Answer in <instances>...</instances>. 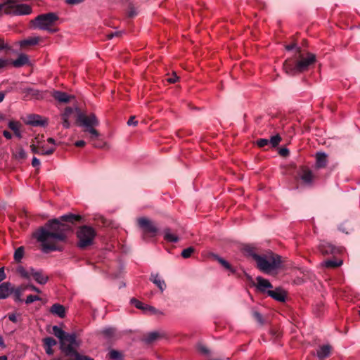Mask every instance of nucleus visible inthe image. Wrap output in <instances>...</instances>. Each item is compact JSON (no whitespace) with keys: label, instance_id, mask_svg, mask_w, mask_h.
Returning a JSON list of instances; mask_svg holds the SVG:
<instances>
[{"label":"nucleus","instance_id":"nucleus-1","mask_svg":"<svg viewBox=\"0 0 360 360\" xmlns=\"http://www.w3.org/2000/svg\"><path fill=\"white\" fill-rule=\"evenodd\" d=\"M81 219L79 215L72 214H65L59 219L49 220L44 226L40 227L34 233V238L41 243V250L44 253L53 251H61L59 243L65 242L68 233L72 231L70 224Z\"/></svg>","mask_w":360,"mask_h":360},{"label":"nucleus","instance_id":"nucleus-2","mask_svg":"<svg viewBox=\"0 0 360 360\" xmlns=\"http://www.w3.org/2000/svg\"><path fill=\"white\" fill-rule=\"evenodd\" d=\"M294 59H288L283 64L286 74L294 75L308 70L309 67L315 63L316 56L309 52H302L300 47L296 49Z\"/></svg>","mask_w":360,"mask_h":360},{"label":"nucleus","instance_id":"nucleus-3","mask_svg":"<svg viewBox=\"0 0 360 360\" xmlns=\"http://www.w3.org/2000/svg\"><path fill=\"white\" fill-rule=\"evenodd\" d=\"M77 121L79 126L83 128V131L88 134L90 141L93 142L99 139L101 134L96 129V127L100 122L95 114L86 115L78 111Z\"/></svg>","mask_w":360,"mask_h":360},{"label":"nucleus","instance_id":"nucleus-4","mask_svg":"<svg viewBox=\"0 0 360 360\" xmlns=\"http://www.w3.org/2000/svg\"><path fill=\"white\" fill-rule=\"evenodd\" d=\"M257 267L265 274H270L279 269L281 264V257L272 252L262 255H255Z\"/></svg>","mask_w":360,"mask_h":360},{"label":"nucleus","instance_id":"nucleus-5","mask_svg":"<svg viewBox=\"0 0 360 360\" xmlns=\"http://www.w3.org/2000/svg\"><path fill=\"white\" fill-rule=\"evenodd\" d=\"M58 20V15L51 12L37 15L30 21V23L34 29L47 31L49 33H56L58 31V29L56 27Z\"/></svg>","mask_w":360,"mask_h":360},{"label":"nucleus","instance_id":"nucleus-6","mask_svg":"<svg viewBox=\"0 0 360 360\" xmlns=\"http://www.w3.org/2000/svg\"><path fill=\"white\" fill-rule=\"evenodd\" d=\"M52 333L59 339L60 349L64 355L66 352H70L73 347H79L81 342L77 339L75 333H68L65 332L58 326L52 327Z\"/></svg>","mask_w":360,"mask_h":360},{"label":"nucleus","instance_id":"nucleus-7","mask_svg":"<svg viewBox=\"0 0 360 360\" xmlns=\"http://www.w3.org/2000/svg\"><path fill=\"white\" fill-rule=\"evenodd\" d=\"M96 236L95 229L89 226H82L77 231L78 238L77 245L81 249H85L91 245Z\"/></svg>","mask_w":360,"mask_h":360},{"label":"nucleus","instance_id":"nucleus-8","mask_svg":"<svg viewBox=\"0 0 360 360\" xmlns=\"http://www.w3.org/2000/svg\"><path fill=\"white\" fill-rule=\"evenodd\" d=\"M32 13L30 6L24 4H17L16 0H7L5 2L4 13L13 15H29Z\"/></svg>","mask_w":360,"mask_h":360},{"label":"nucleus","instance_id":"nucleus-9","mask_svg":"<svg viewBox=\"0 0 360 360\" xmlns=\"http://www.w3.org/2000/svg\"><path fill=\"white\" fill-rule=\"evenodd\" d=\"M137 224L139 228L143 230L142 238L145 240L147 237H154L156 236L158 229L154 223L148 218L140 217L137 219Z\"/></svg>","mask_w":360,"mask_h":360},{"label":"nucleus","instance_id":"nucleus-10","mask_svg":"<svg viewBox=\"0 0 360 360\" xmlns=\"http://www.w3.org/2000/svg\"><path fill=\"white\" fill-rule=\"evenodd\" d=\"M243 274L245 276L246 278L252 283L253 285H255L257 290L262 293H266L268 290L273 288L272 284L269 282V280L264 278L262 276H257L256 278L257 283L255 284L252 281V277L248 275L245 271Z\"/></svg>","mask_w":360,"mask_h":360},{"label":"nucleus","instance_id":"nucleus-11","mask_svg":"<svg viewBox=\"0 0 360 360\" xmlns=\"http://www.w3.org/2000/svg\"><path fill=\"white\" fill-rule=\"evenodd\" d=\"M297 179L301 181L304 185L310 186L313 184L314 176L310 169L302 167L297 172Z\"/></svg>","mask_w":360,"mask_h":360},{"label":"nucleus","instance_id":"nucleus-12","mask_svg":"<svg viewBox=\"0 0 360 360\" xmlns=\"http://www.w3.org/2000/svg\"><path fill=\"white\" fill-rule=\"evenodd\" d=\"M319 250L323 255H335L339 252L336 247L326 241L319 244Z\"/></svg>","mask_w":360,"mask_h":360},{"label":"nucleus","instance_id":"nucleus-13","mask_svg":"<svg viewBox=\"0 0 360 360\" xmlns=\"http://www.w3.org/2000/svg\"><path fill=\"white\" fill-rule=\"evenodd\" d=\"M75 110H77V108L75 110L71 107H67L65 108L64 112L61 114L62 124L64 128H70V119L72 117Z\"/></svg>","mask_w":360,"mask_h":360},{"label":"nucleus","instance_id":"nucleus-14","mask_svg":"<svg viewBox=\"0 0 360 360\" xmlns=\"http://www.w3.org/2000/svg\"><path fill=\"white\" fill-rule=\"evenodd\" d=\"M266 294L276 301L285 302V300L286 292L281 288H276L274 290H268Z\"/></svg>","mask_w":360,"mask_h":360},{"label":"nucleus","instance_id":"nucleus-15","mask_svg":"<svg viewBox=\"0 0 360 360\" xmlns=\"http://www.w3.org/2000/svg\"><path fill=\"white\" fill-rule=\"evenodd\" d=\"M52 96L59 103H68L71 99L74 98V96L60 91H53L52 92Z\"/></svg>","mask_w":360,"mask_h":360},{"label":"nucleus","instance_id":"nucleus-16","mask_svg":"<svg viewBox=\"0 0 360 360\" xmlns=\"http://www.w3.org/2000/svg\"><path fill=\"white\" fill-rule=\"evenodd\" d=\"M79 347H73L70 352H66L63 356H72V360H94L89 356L83 355L77 352Z\"/></svg>","mask_w":360,"mask_h":360},{"label":"nucleus","instance_id":"nucleus-17","mask_svg":"<svg viewBox=\"0 0 360 360\" xmlns=\"http://www.w3.org/2000/svg\"><path fill=\"white\" fill-rule=\"evenodd\" d=\"M150 281L153 282L161 292H163L167 287L165 281L161 278L158 274L152 273L150 276Z\"/></svg>","mask_w":360,"mask_h":360},{"label":"nucleus","instance_id":"nucleus-18","mask_svg":"<svg viewBox=\"0 0 360 360\" xmlns=\"http://www.w3.org/2000/svg\"><path fill=\"white\" fill-rule=\"evenodd\" d=\"M12 292L13 288L10 283L4 282L0 285V299L8 297Z\"/></svg>","mask_w":360,"mask_h":360},{"label":"nucleus","instance_id":"nucleus-19","mask_svg":"<svg viewBox=\"0 0 360 360\" xmlns=\"http://www.w3.org/2000/svg\"><path fill=\"white\" fill-rule=\"evenodd\" d=\"M162 337L161 334L157 331L150 332L143 335L142 340L148 345L153 344Z\"/></svg>","mask_w":360,"mask_h":360},{"label":"nucleus","instance_id":"nucleus-20","mask_svg":"<svg viewBox=\"0 0 360 360\" xmlns=\"http://www.w3.org/2000/svg\"><path fill=\"white\" fill-rule=\"evenodd\" d=\"M49 311L60 318H64L65 316V308L58 303L53 304L51 307Z\"/></svg>","mask_w":360,"mask_h":360},{"label":"nucleus","instance_id":"nucleus-21","mask_svg":"<svg viewBox=\"0 0 360 360\" xmlns=\"http://www.w3.org/2000/svg\"><path fill=\"white\" fill-rule=\"evenodd\" d=\"M316 166L318 168H323L327 165V155L325 153H317L316 155Z\"/></svg>","mask_w":360,"mask_h":360},{"label":"nucleus","instance_id":"nucleus-22","mask_svg":"<svg viewBox=\"0 0 360 360\" xmlns=\"http://www.w3.org/2000/svg\"><path fill=\"white\" fill-rule=\"evenodd\" d=\"M29 63V58L25 54H20L18 58L13 61L11 64L15 68H20Z\"/></svg>","mask_w":360,"mask_h":360},{"label":"nucleus","instance_id":"nucleus-23","mask_svg":"<svg viewBox=\"0 0 360 360\" xmlns=\"http://www.w3.org/2000/svg\"><path fill=\"white\" fill-rule=\"evenodd\" d=\"M331 346L329 345H323L320 347V349L317 351V356L319 359H325L329 356L331 352Z\"/></svg>","mask_w":360,"mask_h":360},{"label":"nucleus","instance_id":"nucleus-24","mask_svg":"<svg viewBox=\"0 0 360 360\" xmlns=\"http://www.w3.org/2000/svg\"><path fill=\"white\" fill-rule=\"evenodd\" d=\"M32 277L39 284L41 285H44L49 280V276L44 274L42 271L32 273Z\"/></svg>","mask_w":360,"mask_h":360},{"label":"nucleus","instance_id":"nucleus-25","mask_svg":"<svg viewBox=\"0 0 360 360\" xmlns=\"http://www.w3.org/2000/svg\"><path fill=\"white\" fill-rule=\"evenodd\" d=\"M164 239L169 243H176L179 241V237L172 233L170 229L166 228L163 231Z\"/></svg>","mask_w":360,"mask_h":360},{"label":"nucleus","instance_id":"nucleus-26","mask_svg":"<svg viewBox=\"0 0 360 360\" xmlns=\"http://www.w3.org/2000/svg\"><path fill=\"white\" fill-rule=\"evenodd\" d=\"M27 123L32 126H43L45 122L42 120L41 116L33 115L29 117Z\"/></svg>","mask_w":360,"mask_h":360},{"label":"nucleus","instance_id":"nucleus-27","mask_svg":"<svg viewBox=\"0 0 360 360\" xmlns=\"http://www.w3.org/2000/svg\"><path fill=\"white\" fill-rule=\"evenodd\" d=\"M21 124L18 122L11 121L8 123V127L14 132L15 135L19 139L22 138V134L20 131Z\"/></svg>","mask_w":360,"mask_h":360},{"label":"nucleus","instance_id":"nucleus-28","mask_svg":"<svg viewBox=\"0 0 360 360\" xmlns=\"http://www.w3.org/2000/svg\"><path fill=\"white\" fill-rule=\"evenodd\" d=\"M40 38L39 37H30L24 39L20 42L21 47H25L27 46H34L39 43Z\"/></svg>","mask_w":360,"mask_h":360},{"label":"nucleus","instance_id":"nucleus-29","mask_svg":"<svg viewBox=\"0 0 360 360\" xmlns=\"http://www.w3.org/2000/svg\"><path fill=\"white\" fill-rule=\"evenodd\" d=\"M342 264V260H332L328 259L323 262V265L328 269H335L340 266Z\"/></svg>","mask_w":360,"mask_h":360},{"label":"nucleus","instance_id":"nucleus-30","mask_svg":"<svg viewBox=\"0 0 360 360\" xmlns=\"http://www.w3.org/2000/svg\"><path fill=\"white\" fill-rule=\"evenodd\" d=\"M13 156L18 160H23L26 159L27 153L22 148L18 147L17 148L15 152L13 153Z\"/></svg>","mask_w":360,"mask_h":360},{"label":"nucleus","instance_id":"nucleus-31","mask_svg":"<svg viewBox=\"0 0 360 360\" xmlns=\"http://www.w3.org/2000/svg\"><path fill=\"white\" fill-rule=\"evenodd\" d=\"M25 253V249L24 247L20 246L18 248L15 252H14V259L16 262H20L21 259H22Z\"/></svg>","mask_w":360,"mask_h":360},{"label":"nucleus","instance_id":"nucleus-32","mask_svg":"<svg viewBox=\"0 0 360 360\" xmlns=\"http://www.w3.org/2000/svg\"><path fill=\"white\" fill-rule=\"evenodd\" d=\"M108 356L111 360H120L123 357L122 354L115 349H110L108 354Z\"/></svg>","mask_w":360,"mask_h":360},{"label":"nucleus","instance_id":"nucleus-33","mask_svg":"<svg viewBox=\"0 0 360 360\" xmlns=\"http://www.w3.org/2000/svg\"><path fill=\"white\" fill-rule=\"evenodd\" d=\"M252 317L260 325L263 326L265 324V319L262 316V315L257 311H253L252 313Z\"/></svg>","mask_w":360,"mask_h":360},{"label":"nucleus","instance_id":"nucleus-34","mask_svg":"<svg viewBox=\"0 0 360 360\" xmlns=\"http://www.w3.org/2000/svg\"><path fill=\"white\" fill-rule=\"evenodd\" d=\"M115 328L112 327H109L104 328L101 331V333L103 334L105 337L108 338H112L115 333Z\"/></svg>","mask_w":360,"mask_h":360},{"label":"nucleus","instance_id":"nucleus-35","mask_svg":"<svg viewBox=\"0 0 360 360\" xmlns=\"http://www.w3.org/2000/svg\"><path fill=\"white\" fill-rule=\"evenodd\" d=\"M195 252V249L193 247H189L182 250L181 257L187 259L191 257L192 254Z\"/></svg>","mask_w":360,"mask_h":360},{"label":"nucleus","instance_id":"nucleus-36","mask_svg":"<svg viewBox=\"0 0 360 360\" xmlns=\"http://www.w3.org/2000/svg\"><path fill=\"white\" fill-rule=\"evenodd\" d=\"M130 302L134 305V307L139 309L142 310L143 312L145 311L146 307L147 304H143L136 298L131 299Z\"/></svg>","mask_w":360,"mask_h":360},{"label":"nucleus","instance_id":"nucleus-37","mask_svg":"<svg viewBox=\"0 0 360 360\" xmlns=\"http://www.w3.org/2000/svg\"><path fill=\"white\" fill-rule=\"evenodd\" d=\"M94 219L98 226H108L110 225L108 220L101 215L96 216Z\"/></svg>","mask_w":360,"mask_h":360},{"label":"nucleus","instance_id":"nucleus-38","mask_svg":"<svg viewBox=\"0 0 360 360\" xmlns=\"http://www.w3.org/2000/svg\"><path fill=\"white\" fill-rule=\"evenodd\" d=\"M243 250L246 254H248L249 256L252 257L254 260H255V255H259L258 254H257L255 252V248L251 245H245L243 248Z\"/></svg>","mask_w":360,"mask_h":360},{"label":"nucleus","instance_id":"nucleus-39","mask_svg":"<svg viewBox=\"0 0 360 360\" xmlns=\"http://www.w3.org/2000/svg\"><path fill=\"white\" fill-rule=\"evenodd\" d=\"M44 346L52 347L57 344V341L52 337H46L43 339Z\"/></svg>","mask_w":360,"mask_h":360},{"label":"nucleus","instance_id":"nucleus-40","mask_svg":"<svg viewBox=\"0 0 360 360\" xmlns=\"http://www.w3.org/2000/svg\"><path fill=\"white\" fill-rule=\"evenodd\" d=\"M225 269L229 270L233 274H235L237 277L240 278L241 274L238 273L234 268L227 262L222 265Z\"/></svg>","mask_w":360,"mask_h":360},{"label":"nucleus","instance_id":"nucleus-41","mask_svg":"<svg viewBox=\"0 0 360 360\" xmlns=\"http://www.w3.org/2000/svg\"><path fill=\"white\" fill-rule=\"evenodd\" d=\"M17 272L23 278L29 279L30 278V272L27 271L25 269L21 266H18L17 269Z\"/></svg>","mask_w":360,"mask_h":360},{"label":"nucleus","instance_id":"nucleus-42","mask_svg":"<svg viewBox=\"0 0 360 360\" xmlns=\"http://www.w3.org/2000/svg\"><path fill=\"white\" fill-rule=\"evenodd\" d=\"M281 140V136L277 134L276 136H272L271 138V139L269 140V144H271L272 147H276L278 145Z\"/></svg>","mask_w":360,"mask_h":360},{"label":"nucleus","instance_id":"nucleus-43","mask_svg":"<svg viewBox=\"0 0 360 360\" xmlns=\"http://www.w3.org/2000/svg\"><path fill=\"white\" fill-rule=\"evenodd\" d=\"M41 150V155H49L53 153V152L56 150L55 147H51L47 148L46 150H44V146H40Z\"/></svg>","mask_w":360,"mask_h":360},{"label":"nucleus","instance_id":"nucleus-44","mask_svg":"<svg viewBox=\"0 0 360 360\" xmlns=\"http://www.w3.org/2000/svg\"><path fill=\"white\" fill-rule=\"evenodd\" d=\"M14 294V300L15 302H22L21 295L22 294L21 289H14L13 288V292Z\"/></svg>","mask_w":360,"mask_h":360},{"label":"nucleus","instance_id":"nucleus-45","mask_svg":"<svg viewBox=\"0 0 360 360\" xmlns=\"http://www.w3.org/2000/svg\"><path fill=\"white\" fill-rule=\"evenodd\" d=\"M144 312L146 314H157L160 313L158 309H157L154 307H152V306H150L148 304L146 307V309H145Z\"/></svg>","mask_w":360,"mask_h":360},{"label":"nucleus","instance_id":"nucleus-46","mask_svg":"<svg viewBox=\"0 0 360 360\" xmlns=\"http://www.w3.org/2000/svg\"><path fill=\"white\" fill-rule=\"evenodd\" d=\"M37 300H41V298L37 295H30L27 297L25 303L30 304Z\"/></svg>","mask_w":360,"mask_h":360},{"label":"nucleus","instance_id":"nucleus-47","mask_svg":"<svg viewBox=\"0 0 360 360\" xmlns=\"http://www.w3.org/2000/svg\"><path fill=\"white\" fill-rule=\"evenodd\" d=\"M137 15V11L134 6L129 5L128 11H127V15L129 18H134Z\"/></svg>","mask_w":360,"mask_h":360},{"label":"nucleus","instance_id":"nucleus-48","mask_svg":"<svg viewBox=\"0 0 360 360\" xmlns=\"http://www.w3.org/2000/svg\"><path fill=\"white\" fill-rule=\"evenodd\" d=\"M22 91L26 94V96L30 94L33 96H37L38 95V91L32 88H25Z\"/></svg>","mask_w":360,"mask_h":360},{"label":"nucleus","instance_id":"nucleus-49","mask_svg":"<svg viewBox=\"0 0 360 360\" xmlns=\"http://www.w3.org/2000/svg\"><path fill=\"white\" fill-rule=\"evenodd\" d=\"M269 144V139H258L257 141V145L259 147V148H263L267 145Z\"/></svg>","mask_w":360,"mask_h":360},{"label":"nucleus","instance_id":"nucleus-50","mask_svg":"<svg viewBox=\"0 0 360 360\" xmlns=\"http://www.w3.org/2000/svg\"><path fill=\"white\" fill-rule=\"evenodd\" d=\"M198 350L204 354H209V349L202 344L199 343L197 346Z\"/></svg>","mask_w":360,"mask_h":360},{"label":"nucleus","instance_id":"nucleus-51","mask_svg":"<svg viewBox=\"0 0 360 360\" xmlns=\"http://www.w3.org/2000/svg\"><path fill=\"white\" fill-rule=\"evenodd\" d=\"M86 0H65V4L71 6L78 5L84 2Z\"/></svg>","mask_w":360,"mask_h":360},{"label":"nucleus","instance_id":"nucleus-52","mask_svg":"<svg viewBox=\"0 0 360 360\" xmlns=\"http://www.w3.org/2000/svg\"><path fill=\"white\" fill-rule=\"evenodd\" d=\"M179 79V77L176 75V73H173L172 76L167 78V80L169 83H175Z\"/></svg>","mask_w":360,"mask_h":360},{"label":"nucleus","instance_id":"nucleus-53","mask_svg":"<svg viewBox=\"0 0 360 360\" xmlns=\"http://www.w3.org/2000/svg\"><path fill=\"white\" fill-rule=\"evenodd\" d=\"M31 150L33 153L35 154H41V152H39L40 146H37L34 144H32L30 146Z\"/></svg>","mask_w":360,"mask_h":360},{"label":"nucleus","instance_id":"nucleus-54","mask_svg":"<svg viewBox=\"0 0 360 360\" xmlns=\"http://www.w3.org/2000/svg\"><path fill=\"white\" fill-rule=\"evenodd\" d=\"M138 122L135 120V117L131 116L129 120L127 122L128 125H134L136 126Z\"/></svg>","mask_w":360,"mask_h":360},{"label":"nucleus","instance_id":"nucleus-55","mask_svg":"<svg viewBox=\"0 0 360 360\" xmlns=\"http://www.w3.org/2000/svg\"><path fill=\"white\" fill-rule=\"evenodd\" d=\"M213 257L222 266L225 262L226 260L220 257H219L217 255H213Z\"/></svg>","mask_w":360,"mask_h":360},{"label":"nucleus","instance_id":"nucleus-56","mask_svg":"<svg viewBox=\"0 0 360 360\" xmlns=\"http://www.w3.org/2000/svg\"><path fill=\"white\" fill-rule=\"evenodd\" d=\"M32 165L34 167L39 166L40 165L39 160L38 158H37L36 157H34L32 158Z\"/></svg>","mask_w":360,"mask_h":360},{"label":"nucleus","instance_id":"nucleus-57","mask_svg":"<svg viewBox=\"0 0 360 360\" xmlns=\"http://www.w3.org/2000/svg\"><path fill=\"white\" fill-rule=\"evenodd\" d=\"M8 45L5 43L4 40L2 39H0V51L8 49Z\"/></svg>","mask_w":360,"mask_h":360},{"label":"nucleus","instance_id":"nucleus-58","mask_svg":"<svg viewBox=\"0 0 360 360\" xmlns=\"http://www.w3.org/2000/svg\"><path fill=\"white\" fill-rule=\"evenodd\" d=\"M27 287H29L28 289H30L32 291H34V292H37L38 293H40L41 292V290H39V288H38L37 287L34 286V285L32 284H28L27 285Z\"/></svg>","mask_w":360,"mask_h":360},{"label":"nucleus","instance_id":"nucleus-59","mask_svg":"<svg viewBox=\"0 0 360 360\" xmlns=\"http://www.w3.org/2000/svg\"><path fill=\"white\" fill-rule=\"evenodd\" d=\"M120 34L121 33L120 32H112V33H110V34H108L107 35V38H108V39H111L114 37H119V36H120Z\"/></svg>","mask_w":360,"mask_h":360},{"label":"nucleus","instance_id":"nucleus-60","mask_svg":"<svg viewBox=\"0 0 360 360\" xmlns=\"http://www.w3.org/2000/svg\"><path fill=\"white\" fill-rule=\"evenodd\" d=\"M6 278V274L4 271V267L0 268V282Z\"/></svg>","mask_w":360,"mask_h":360},{"label":"nucleus","instance_id":"nucleus-61","mask_svg":"<svg viewBox=\"0 0 360 360\" xmlns=\"http://www.w3.org/2000/svg\"><path fill=\"white\" fill-rule=\"evenodd\" d=\"M289 153V150L287 149V148H281L280 150H279V154L281 155V156H286L288 155Z\"/></svg>","mask_w":360,"mask_h":360},{"label":"nucleus","instance_id":"nucleus-62","mask_svg":"<svg viewBox=\"0 0 360 360\" xmlns=\"http://www.w3.org/2000/svg\"><path fill=\"white\" fill-rule=\"evenodd\" d=\"M8 319L11 321H12L13 323L18 322L17 316L15 314H9Z\"/></svg>","mask_w":360,"mask_h":360},{"label":"nucleus","instance_id":"nucleus-63","mask_svg":"<svg viewBox=\"0 0 360 360\" xmlns=\"http://www.w3.org/2000/svg\"><path fill=\"white\" fill-rule=\"evenodd\" d=\"M8 64V60L3 58H0V68L6 67Z\"/></svg>","mask_w":360,"mask_h":360},{"label":"nucleus","instance_id":"nucleus-64","mask_svg":"<svg viewBox=\"0 0 360 360\" xmlns=\"http://www.w3.org/2000/svg\"><path fill=\"white\" fill-rule=\"evenodd\" d=\"M85 145H86V142L83 140H79L75 143V146L77 147H83Z\"/></svg>","mask_w":360,"mask_h":360}]
</instances>
